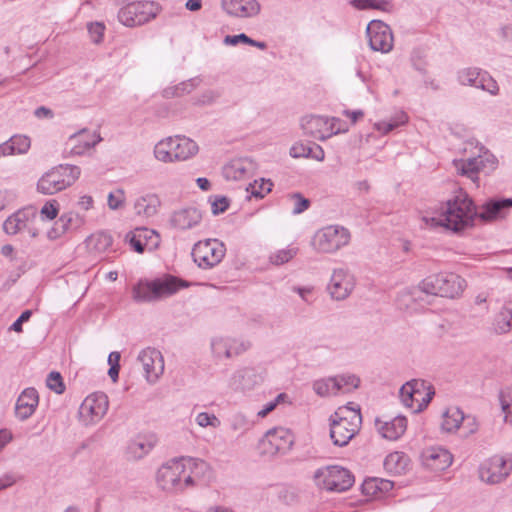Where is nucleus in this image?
Segmentation results:
<instances>
[{
  "instance_id": "33",
  "label": "nucleus",
  "mask_w": 512,
  "mask_h": 512,
  "mask_svg": "<svg viewBox=\"0 0 512 512\" xmlns=\"http://www.w3.org/2000/svg\"><path fill=\"white\" fill-rule=\"evenodd\" d=\"M378 432L388 440H397L407 428V419L404 416H396L389 421L376 420Z\"/></svg>"
},
{
  "instance_id": "59",
  "label": "nucleus",
  "mask_w": 512,
  "mask_h": 512,
  "mask_svg": "<svg viewBox=\"0 0 512 512\" xmlns=\"http://www.w3.org/2000/svg\"><path fill=\"white\" fill-rule=\"evenodd\" d=\"M59 212V203L57 200L52 199L47 201L40 210V216L43 220H53L57 217Z\"/></svg>"
},
{
  "instance_id": "40",
  "label": "nucleus",
  "mask_w": 512,
  "mask_h": 512,
  "mask_svg": "<svg viewBox=\"0 0 512 512\" xmlns=\"http://www.w3.org/2000/svg\"><path fill=\"white\" fill-rule=\"evenodd\" d=\"M290 156L293 158H311L317 161H323L325 158L324 150L319 145L313 147L305 145L303 143H295L290 148Z\"/></svg>"
},
{
  "instance_id": "53",
  "label": "nucleus",
  "mask_w": 512,
  "mask_h": 512,
  "mask_svg": "<svg viewBox=\"0 0 512 512\" xmlns=\"http://www.w3.org/2000/svg\"><path fill=\"white\" fill-rule=\"evenodd\" d=\"M334 377L339 384V394L351 392L360 384V379L353 374H341Z\"/></svg>"
},
{
  "instance_id": "9",
  "label": "nucleus",
  "mask_w": 512,
  "mask_h": 512,
  "mask_svg": "<svg viewBox=\"0 0 512 512\" xmlns=\"http://www.w3.org/2000/svg\"><path fill=\"white\" fill-rule=\"evenodd\" d=\"M315 480L321 489L331 492H343L353 485L354 476L348 469L340 466H331L317 470Z\"/></svg>"
},
{
  "instance_id": "28",
  "label": "nucleus",
  "mask_w": 512,
  "mask_h": 512,
  "mask_svg": "<svg viewBox=\"0 0 512 512\" xmlns=\"http://www.w3.org/2000/svg\"><path fill=\"white\" fill-rule=\"evenodd\" d=\"M255 170V163L249 158H237L231 160L223 167V176L227 180H243Z\"/></svg>"
},
{
  "instance_id": "26",
  "label": "nucleus",
  "mask_w": 512,
  "mask_h": 512,
  "mask_svg": "<svg viewBox=\"0 0 512 512\" xmlns=\"http://www.w3.org/2000/svg\"><path fill=\"white\" fill-rule=\"evenodd\" d=\"M224 11L238 18H250L259 14L260 4L257 0H222Z\"/></svg>"
},
{
  "instance_id": "47",
  "label": "nucleus",
  "mask_w": 512,
  "mask_h": 512,
  "mask_svg": "<svg viewBox=\"0 0 512 512\" xmlns=\"http://www.w3.org/2000/svg\"><path fill=\"white\" fill-rule=\"evenodd\" d=\"M414 394V413L422 411L427 407L429 402L434 395V391L431 390V387L426 385V382L422 380V388L417 387V390Z\"/></svg>"
},
{
  "instance_id": "43",
  "label": "nucleus",
  "mask_w": 512,
  "mask_h": 512,
  "mask_svg": "<svg viewBox=\"0 0 512 512\" xmlns=\"http://www.w3.org/2000/svg\"><path fill=\"white\" fill-rule=\"evenodd\" d=\"M409 459L403 452H392L384 459V468L387 472L401 474L405 471Z\"/></svg>"
},
{
  "instance_id": "16",
  "label": "nucleus",
  "mask_w": 512,
  "mask_h": 512,
  "mask_svg": "<svg viewBox=\"0 0 512 512\" xmlns=\"http://www.w3.org/2000/svg\"><path fill=\"white\" fill-rule=\"evenodd\" d=\"M293 443V434L289 429L284 427H276L268 430L260 442L264 453L271 455L289 451Z\"/></svg>"
},
{
  "instance_id": "24",
  "label": "nucleus",
  "mask_w": 512,
  "mask_h": 512,
  "mask_svg": "<svg viewBox=\"0 0 512 512\" xmlns=\"http://www.w3.org/2000/svg\"><path fill=\"white\" fill-rule=\"evenodd\" d=\"M262 382V376L254 368L245 367L236 370L230 380L229 386L235 391H247L253 389Z\"/></svg>"
},
{
  "instance_id": "7",
  "label": "nucleus",
  "mask_w": 512,
  "mask_h": 512,
  "mask_svg": "<svg viewBox=\"0 0 512 512\" xmlns=\"http://www.w3.org/2000/svg\"><path fill=\"white\" fill-rule=\"evenodd\" d=\"M180 464L183 468L182 478L185 487L192 489L206 486L213 478L211 465L203 459L194 457H180Z\"/></svg>"
},
{
  "instance_id": "20",
  "label": "nucleus",
  "mask_w": 512,
  "mask_h": 512,
  "mask_svg": "<svg viewBox=\"0 0 512 512\" xmlns=\"http://www.w3.org/2000/svg\"><path fill=\"white\" fill-rule=\"evenodd\" d=\"M211 351L216 359H229L247 351L250 347L248 341L242 339L217 336L211 340Z\"/></svg>"
},
{
  "instance_id": "11",
  "label": "nucleus",
  "mask_w": 512,
  "mask_h": 512,
  "mask_svg": "<svg viewBox=\"0 0 512 512\" xmlns=\"http://www.w3.org/2000/svg\"><path fill=\"white\" fill-rule=\"evenodd\" d=\"M339 122L340 120L335 117L307 115L301 118L300 125L305 135L325 141L340 132V128L336 127Z\"/></svg>"
},
{
  "instance_id": "57",
  "label": "nucleus",
  "mask_w": 512,
  "mask_h": 512,
  "mask_svg": "<svg viewBox=\"0 0 512 512\" xmlns=\"http://www.w3.org/2000/svg\"><path fill=\"white\" fill-rule=\"evenodd\" d=\"M195 422L202 428H218L221 425L219 418L212 413L200 412L195 417Z\"/></svg>"
},
{
  "instance_id": "10",
  "label": "nucleus",
  "mask_w": 512,
  "mask_h": 512,
  "mask_svg": "<svg viewBox=\"0 0 512 512\" xmlns=\"http://www.w3.org/2000/svg\"><path fill=\"white\" fill-rule=\"evenodd\" d=\"M225 253V245L218 239L198 241L192 249L193 260L202 269H209L219 264Z\"/></svg>"
},
{
  "instance_id": "13",
  "label": "nucleus",
  "mask_w": 512,
  "mask_h": 512,
  "mask_svg": "<svg viewBox=\"0 0 512 512\" xmlns=\"http://www.w3.org/2000/svg\"><path fill=\"white\" fill-rule=\"evenodd\" d=\"M183 468L180 464V458L167 461L159 467L156 473V482L159 488L166 492L182 493L185 491L183 478Z\"/></svg>"
},
{
  "instance_id": "1",
  "label": "nucleus",
  "mask_w": 512,
  "mask_h": 512,
  "mask_svg": "<svg viewBox=\"0 0 512 512\" xmlns=\"http://www.w3.org/2000/svg\"><path fill=\"white\" fill-rule=\"evenodd\" d=\"M477 216L476 208L466 193L459 192L446 202L439 217H424L427 226H443L453 231H460L472 224Z\"/></svg>"
},
{
  "instance_id": "54",
  "label": "nucleus",
  "mask_w": 512,
  "mask_h": 512,
  "mask_svg": "<svg viewBox=\"0 0 512 512\" xmlns=\"http://www.w3.org/2000/svg\"><path fill=\"white\" fill-rule=\"evenodd\" d=\"M253 425L254 422L243 413H236L230 419V428L234 432L245 433L249 431Z\"/></svg>"
},
{
  "instance_id": "19",
  "label": "nucleus",
  "mask_w": 512,
  "mask_h": 512,
  "mask_svg": "<svg viewBox=\"0 0 512 512\" xmlns=\"http://www.w3.org/2000/svg\"><path fill=\"white\" fill-rule=\"evenodd\" d=\"M458 81L462 85L471 86L488 92L491 95L499 93L497 82L485 71L478 68H465L458 72Z\"/></svg>"
},
{
  "instance_id": "35",
  "label": "nucleus",
  "mask_w": 512,
  "mask_h": 512,
  "mask_svg": "<svg viewBox=\"0 0 512 512\" xmlns=\"http://www.w3.org/2000/svg\"><path fill=\"white\" fill-rule=\"evenodd\" d=\"M493 327L498 334H506L512 330V297L504 301L495 315Z\"/></svg>"
},
{
  "instance_id": "5",
  "label": "nucleus",
  "mask_w": 512,
  "mask_h": 512,
  "mask_svg": "<svg viewBox=\"0 0 512 512\" xmlns=\"http://www.w3.org/2000/svg\"><path fill=\"white\" fill-rule=\"evenodd\" d=\"M466 287L465 280L454 273H440L428 276L421 284L423 292L441 297H458Z\"/></svg>"
},
{
  "instance_id": "64",
  "label": "nucleus",
  "mask_w": 512,
  "mask_h": 512,
  "mask_svg": "<svg viewBox=\"0 0 512 512\" xmlns=\"http://www.w3.org/2000/svg\"><path fill=\"white\" fill-rule=\"evenodd\" d=\"M126 240L129 242V244L133 247V249L136 252L143 253L146 250V243L141 241L140 238H138V235L136 234L135 230L129 232L126 235Z\"/></svg>"
},
{
  "instance_id": "63",
  "label": "nucleus",
  "mask_w": 512,
  "mask_h": 512,
  "mask_svg": "<svg viewBox=\"0 0 512 512\" xmlns=\"http://www.w3.org/2000/svg\"><path fill=\"white\" fill-rule=\"evenodd\" d=\"M292 291L297 293L303 302L311 304L313 302L314 287L312 286H294Z\"/></svg>"
},
{
  "instance_id": "36",
  "label": "nucleus",
  "mask_w": 512,
  "mask_h": 512,
  "mask_svg": "<svg viewBox=\"0 0 512 512\" xmlns=\"http://www.w3.org/2000/svg\"><path fill=\"white\" fill-rule=\"evenodd\" d=\"M30 139L24 135H14L0 144V157L26 153L30 148Z\"/></svg>"
},
{
  "instance_id": "60",
  "label": "nucleus",
  "mask_w": 512,
  "mask_h": 512,
  "mask_svg": "<svg viewBox=\"0 0 512 512\" xmlns=\"http://www.w3.org/2000/svg\"><path fill=\"white\" fill-rule=\"evenodd\" d=\"M211 209L214 215L224 213L229 207V200L224 196L211 197Z\"/></svg>"
},
{
  "instance_id": "52",
  "label": "nucleus",
  "mask_w": 512,
  "mask_h": 512,
  "mask_svg": "<svg viewBox=\"0 0 512 512\" xmlns=\"http://www.w3.org/2000/svg\"><path fill=\"white\" fill-rule=\"evenodd\" d=\"M499 401L504 413L505 421L512 425V386L507 387L500 392Z\"/></svg>"
},
{
  "instance_id": "31",
  "label": "nucleus",
  "mask_w": 512,
  "mask_h": 512,
  "mask_svg": "<svg viewBox=\"0 0 512 512\" xmlns=\"http://www.w3.org/2000/svg\"><path fill=\"white\" fill-rule=\"evenodd\" d=\"M83 224V218L76 212L63 213L48 232L51 239H56L68 231L75 230Z\"/></svg>"
},
{
  "instance_id": "15",
  "label": "nucleus",
  "mask_w": 512,
  "mask_h": 512,
  "mask_svg": "<svg viewBox=\"0 0 512 512\" xmlns=\"http://www.w3.org/2000/svg\"><path fill=\"white\" fill-rule=\"evenodd\" d=\"M108 397L102 392L92 393L87 396L79 408L82 421L86 424H93L103 418L108 410Z\"/></svg>"
},
{
  "instance_id": "48",
  "label": "nucleus",
  "mask_w": 512,
  "mask_h": 512,
  "mask_svg": "<svg viewBox=\"0 0 512 512\" xmlns=\"http://www.w3.org/2000/svg\"><path fill=\"white\" fill-rule=\"evenodd\" d=\"M198 84L199 80L197 78L189 79L173 87L166 88L164 90V94L166 97H180L191 93L198 86Z\"/></svg>"
},
{
  "instance_id": "3",
  "label": "nucleus",
  "mask_w": 512,
  "mask_h": 512,
  "mask_svg": "<svg viewBox=\"0 0 512 512\" xmlns=\"http://www.w3.org/2000/svg\"><path fill=\"white\" fill-rule=\"evenodd\" d=\"M361 414L354 408L340 407L330 416V438L334 445L346 446L358 433Z\"/></svg>"
},
{
  "instance_id": "22",
  "label": "nucleus",
  "mask_w": 512,
  "mask_h": 512,
  "mask_svg": "<svg viewBox=\"0 0 512 512\" xmlns=\"http://www.w3.org/2000/svg\"><path fill=\"white\" fill-rule=\"evenodd\" d=\"M101 141L102 138L98 132L82 129L69 137L65 151L71 156H81Z\"/></svg>"
},
{
  "instance_id": "8",
  "label": "nucleus",
  "mask_w": 512,
  "mask_h": 512,
  "mask_svg": "<svg viewBox=\"0 0 512 512\" xmlns=\"http://www.w3.org/2000/svg\"><path fill=\"white\" fill-rule=\"evenodd\" d=\"M159 13V5L153 1H136L123 6L118 12L119 21L127 27L143 25Z\"/></svg>"
},
{
  "instance_id": "38",
  "label": "nucleus",
  "mask_w": 512,
  "mask_h": 512,
  "mask_svg": "<svg viewBox=\"0 0 512 512\" xmlns=\"http://www.w3.org/2000/svg\"><path fill=\"white\" fill-rule=\"evenodd\" d=\"M31 212L29 210H18L9 216L3 223L4 231L9 235H15L28 227Z\"/></svg>"
},
{
  "instance_id": "2",
  "label": "nucleus",
  "mask_w": 512,
  "mask_h": 512,
  "mask_svg": "<svg viewBox=\"0 0 512 512\" xmlns=\"http://www.w3.org/2000/svg\"><path fill=\"white\" fill-rule=\"evenodd\" d=\"M188 286V282L172 275H164L153 280H140L132 288V298L137 303L155 302Z\"/></svg>"
},
{
  "instance_id": "34",
  "label": "nucleus",
  "mask_w": 512,
  "mask_h": 512,
  "mask_svg": "<svg viewBox=\"0 0 512 512\" xmlns=\"http://www.w3.org/2000/svg\"><path fill=\"white\" fill-rule=\"evenodd\" d=\"M157 439L154 435H138L132 439L127 447V453L133 459L145 457L156 445Z\"/></svg>"
},
{
  "instance_id": "30",
  "label": "nucleus",
  "mask_w": 512,
  "mask_h": 512,
  "mask_svg": "<svg viewBox=\"0 0 512 512\" xmlns=\"http://www.w3.org/2000/svg\"><path fill=\"white\" fill-rule=\"evenodd\" d=\"M202 219L200 210L186 207L175 211L170 218L171 225L179 230H188L197 226Z\"/></svg>"
},
{
  "instance_id": "42",
  "label": "nucleus",
  "mask_w": 512,
  "mask_h": 512,
  "mask_svg": "<svg viewBox=\"0 0 512 512\" xmlns=\"http://www.w3.org/2000/svg\"><path fill=\"white\" fill-rule=\"evenodd\" d=\"M112 237L106 232H97L86 239V245L90 252L101 254L107 251L112 245Z\"/></svg>"
},
{
  "instance_id": "55",
  "label": "nucleus",
  "mask_w": 512,
  "mask_h": 512,
  "mask_svg": "<svg viewBox=\"0 0 512 512\" xmlns=\"http://www.w3.org/2000/svg\"><path fill=\"white\" fill-rule=\"evenodd\" d=\"M297 252L298 249L296 247H287L272 253L269 260L274 265H283L293 259Z\"/></svg>"
},
{
  "instance_id": "62",
  "label": "nucleus",
  "mask_w": 512,
  "mask_h": 512,
  "mask_svg": "<svg viewBox=\"0 0 512 512\" xmlns=\"http://www.w3.org/2000/svg\"><path fill=\"white\" fill-rule=\"evenodd\" d=\"M125 200L124 192L122 190H117L116 192H111L108 195V206L112 210L119 209Z\"/></svg>"
},
{
  "instance_id": "45",
  "label": "nucleus",
  "mask_w": 512,
  "mask_h": 512,
  "mask_svg": "<svg viewBox=\"0 0 512 512\" xmlns=\"http://www.w3.org/2000/svg\"><path fill=\"white\" fill-rule=\"evenodd\" d=\"M408 121V116L404 111L395 113L389 121H379L374 124V128L382 134H388L395 128L404 125Z\"/></svg>"
},
{
  "instance_id": "58",
  "label": "nucleus",
  "mask_w": 512,
  "mask_h": 512,
  "mask_svg": "<svg viewBox=\"0 0 512 512\" xmlns=\"http://www.w3.org/2000/svg\"><path fill=\"white\" fill-rule=\"evenodd\" d=\"M46 384L50 390L57 394H62L65 391V385L59 372H50L47 376Z\"/></svg>"
},
{
  "instance_id": "23",
  "label": "nucleus",
  "mask_w": 512,
  "mask_h": 512,
  "mask_svg": "<svg viewBox=\"0 0 512 512\" xmlns=\"http://www.w3.org/2000/svg\"><path fill=\"white\" fill-rule=\"evenodd\" d=\"M464 423L468 427V431L464 436H469L477 431V424L472 417H465L464 413L457 407H449L443 413V421L441 423L442 430L448 433L457 431L460 425Z\"/></svg>"
},
{
  "instance_id": "27",
  "label": "nucleus",
  "mask_w": 512,
  "mask_h": 512,
  "mask_svg": "<svg viewBox=\"0 0 512 512\" xmlns=\"http://www.w3.org/2000/svg\"><path fill=\"white\" fill-rule=\"evenodd\" d=\"M451 453L442 447H431L422 453L423 464L433 471H443L452 464Z\"/></svg>"
},
{
  "instance_id": "25",
  "label": "nucleus",
  "mask_w": 512,
  "mask_h": 512,
  "mask_svg": "<svg viewBox=\"0 0 512 512\" xmlns=\"http://www.w3.org/2000/svg\"><path fill=\"white\" fill-rule=\"evenodd\" d=\"M39 404V395L35 388L29 387L24 389L18 396L15 405L16 417L25 421L30 418Z\"/></svg>"
},
{
  "instance_id": "37",
  "label": "nucleus",
  "mask_w": 512,
  "mask_h": 512,
  "mask_svg": "<svg viewBox=\"0 0 512 512\" xmlns=\"http://www.w3.org/2000/svg\"><path fill=\"white\" fill-rule=\"evenodd\" d=\"M393 487L394 483L392 481L382 478H368L361 486L364 495L375 498L384 496L390 492Z\"/></svg>"
},
{
  "instance_id": "46",
  "label": "nucleus",
  "mask_w": 512,
  "mask_h": 512,
  "mask_svg": "<svg viewBox=\"0 0 512 512\" xmlns=\"http://www.w3.org/2000/svg\"><path fill=\"white\" fill-rule=\"evenodd\" d=\"M153 154L155 159L162 163H173L174 157L172 153L170 138L166 137L158 141L154 146Z\"/></svg>"
},
{
  "instance_id": "6",
  "label": "nucleus",
  "mask_w": 512,
  "mask_h": 512,
  "mask_svg": "<svg viewBox=\"0 0 512 512\" xmlns=\"http://www.w3.org/2000/svg\"><path fill=\"white\" fill-rule=\"evenodd\" d=\"M351 240L350 231L341 225H328L319 229L313 236L312 246L320 253L334 254L346 247Z\"/></svg>"
},
{
  "instance_id": "12",
  "label": "nucleus",
  "mask_w": 512,
  "mask_h": 512,
  "mask_svg": "<svg viewBox=\"0 0 512 512\" xmlns=\"http://www.w3.org/2000/svg\"><path fill=\"white\" fill-rule=\"evenodd\" d=\"M497 164L498 161L492 153L480 148V153L477 157H471L466 160L455 162V167L462 175H465L473 182H476L478 179L477 174L479 172L489 174L496 169Z\"/></svg>"
},
{
  "instance_id": "39",
  "label": "nucleus",
  "mask_w": 512,
  "mask_h": 512,
  "mask_svg": "<svg viewBox=\"0 0 512 512\" xmlns=\"http://www.w3.org/2000/svg\"><path fill=\"white\" fill-rule=\"evenodd\" d=\"M160 200L155 194H147L138 197L134 202V210L138 216L150 218L157 213Z\"/></svg>"
},
{
  "instance_id": "32",
  "label": "nucleus",
  "mask_w": 512,
  "mask_h": 512,
  "mask_svg": "<svg viewBox=\"0 0 512 512\" xmlns=\"http://www.w3.org/2000/svg\"><path fill=\"white\" fill-rule=\"evenodd\" d=\"M169 138L174 162L185 161L197 154L198 145L190 138L185 136H170Z\"/></svg>"
},
{
  "instance_id": "44",
  "label": "nucleus",
  "mask_w": 512,
  "mask_h": 512,
  "mask_svg": "<svg viewBox=\"0 0 512 512\" xmlns=\"http://www.w3.org/2000/svg\"><path fill=\"white\" fill-rule=\"evenodd\" d=\"M417 387L422 388V380L413 379L406 382L399 391V396L403 405L414 412V394Z\"/></svg>"
},
{
  "instance_id": "17",
  "label": "nucleus",
  "mask_w": 512,
  "mask_h": 512,
  "mask_svg": "<svg viewBox=\"0 0 512 512\" xmlns=\"http://www.w3.org/2000/svg\"><path fill=\"white\" fill-rule=\"evenodd\" d=\"M137 361L142 366L146 381L155 384L164 372V359L161 352L147 347L139 352Z\"/></svg>"
},
{
  "instance_id": "49",
  "label": "nucleus",
  "mask_w": 512,
  "mask_h": 512,
  "mask_svg": "<svg viewBox=\"0 0 512 512\" xmlns=\"http://www.w3.org/2000/svg\"><path fill=\"white\" fill-rule=\"evenodd\" d=\"M351 4L357 9H377L381 11H390L392 3L389 0H352Z\"/></svg>"
},
{
  "instance_id": "56",
  "label": "nucleus",
  "mask_w": 512,
  "mask_h": 512,
  "mask_svg": "<svg viewBox=\"0 0 512 512\" xmlns=\"http://www.w3.org/2000/svg\"><path fill=\"white\" fill-rule=\"evenodd\" d=\"M272 182L270 180L261 179L260 182L255 180L253 184H249L247 192H250L252 196L257 198H263L272 189Z\"/></svg>"
},
{
  "instance_id": "4",
  "label": "nucleus",
  "mask_w": 512,
  "mask_h": 512,
  "mask_svg": "<svg viewBox=\"0 0 512 512\" xmlns=\"http://www.w3.org/2000/svg\"><path fill=\"white\" fill-rule=\"evenodd\" d=\"M81 174L75 165H59L46 172L38 180L37 190L44 195H53L73 185Z\"/></svg>"
},
{
  "instance_id": "14",
  "label": "nucleus",
  "mask_w": 512,
  "mask_h": 512,
  "mask_svg": "<svg viewBox=\"0 0 512 512\" xmlns=\"http://www.w3.org/2000/svg\"><path fill=\"white\" fill-rule=\"evenodd\" d=\"M355 286V276L349 269L334 268L327 284V292L333 300L343 301L351 295Z\"/></svg>"
},
{
  "instance_id": "18",
  "label": "nucleus",
  "mask_w": 512,
  "mask_h": 512,
  "mask_svg": "<svg viewBox=\"0 0 512 512\" xmlns=\"http://www.w3.org/2000/svg\"><path fill=\"white\" fill-rule=\"evenodd\" d=\"M370 48L374 51L388 53L393 48L391 28L380 20H372L366 29Z\"/></svg>"
},
{
  "instance_id": "61",
  "label": "nucleus",
  "mask_w": 512,
  "mask_h": 512,
  "mask_svg": "<svg viewBox=\"0 0 512 512\" xmlns=\"http://www.w3.org/2000/svg\"><path fill=\"white\" fill-rule=\"evenodd\" d=\"M105 26L102 23L96 22L88 25V32L91 40L98 44L103 39Z\"/></svg>"
},
{
  "instance_id": "41",
  "label": "nucleus",
  "mask_w": 512,
  "mask_h": 512,
  "mask_svg": "<svg viewBox=\"0 0 512 512\" xmlns=\"http://www.w3.org/2000/svg\"><path fill=\"white\" fill-rule=\"evenodd\" d=\"M312 389L320 397H331L339 394V384L334 376L313 381Z\"/></svg>"
},
{
  "instance_id": "51",
  "label": "nucleus",
  "mask_w": 512,
  "mask_h": 512,
  "mask_svg": "<svg viewBox=\"0 0 512 512\" xmlns=\"http://www.w3.org/2000/svg\"><path fill=\"white\" fill-rule=\"evenodd\" d=\"M287 201L291 203V213L293 215H299L306 211L310 207V200L305 198L301 193L295 192L287 195Z\"/></svg>"
},
{
  "instance_id": "21",
  "label": "nucleus",
  "mask_w": 512,
  "mask_h": 512,
  "mask_svg": "<svg viewBox=\"0 0 512 512\" xmlns=\"http://www.w3.org/2000/svg\"><path fill=\"white\" fill-rule=\"evenodd\" d=\"M512 470V463L501 456H493L480 467V478L489 484H498L505 480Z\"/></svg>"
},
{
  "instance_id": "29",
  "label": "nucleus",
  "mask_w": 512,
  "mask_h": 512,
  "mask_svg": "<svg viewBox=\"0 0 512 512\" xmlns=\"http://www.w3.org/2000/svg\"><path fill=\"white\" fill-rule=\"evenodd\" d=\"M512 207V198L490 199L482 205L477 216L484 221H492L506 216L507 210Z\"/></svg>"
},
{
  "instance_id": "50",
  "label": "nucleus",
  "mask_w": 512,
  "mask_h": 512,
  "mask_svg": "<svg viewBox=\"0 0 512 512\" xmlns=\"http://www.w3.org/2000/svg\"><path fill=\"white\" fill-rule=\"evenodd\" d=\"M135 232L138 235V238H140L141 241L146 243V249L154 250L159 246L160 237L155 230L141 227L136 228Z\"/></svg>"
}]
</instances>
